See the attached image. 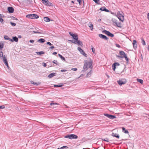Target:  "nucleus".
<instances>
[{
	"label": "nucleus",
	"mask_w": 149,
	"mask_h": 149,
	"mask_svg": "<svg viewBox=\"0 0 149 149\" xmlns=\"http://www.w3.org/2000/svg\"><path fill=\"white\" fill-rule=\"evenodd\" d=\"M78 2L79 3V5H81V2L82 0H77Z\"/></svg>",
	"instance_id": "c03bdc74"
},
{
	"label": "nucleus",
	"mask_w": 149,
	"mask_h": 149,
	"mask_svg": "<svg viewBox=\"0 0 149 149\" xmlns=\"http://www.w3.org/2000/svg\"><path fill=\"white\" fill-rule=\"evenodd\" d=\"M10 24L13 26H15L16 25V24L15 23L12 22H10Z\"/></svg>",
	"instance_id": "a19ab883"
},
{
	"label": "nucleus",
	"mask_w": 149,
	"mask_h": 149,
	"mask_svg": "<svg viewBox=\"0 0 149 149\" xmlns=\"http://www.w3.org/2000/svg\"><path fill=\"white\" fill-rule=\"evenodd\" d=\"M137 80L138 82H139L141 84H143V81L141 79H137Z\"/></svg>",
	"instance_id": "7c9ffc66"
},
{
	"label": "nucleus",
	"mask_w": 149,
	"mask_h": 149,
	"mask_svg": "<svg viewBox=\"0 0 149 149\" xmlns=\"http://www.w3.org/2000/svg\"><path fill=\"white\" fill-rule=\"evenodd\" d=\"M0 57L1 59H3V61L4 57H5L6 59H7L6 56L5 55L3 56V52L2 51L0 52Z\"/></svg>",
	"instance_id": "2eb2a0df"
},
{
	"label": "nucleus",
	"mask_w": 149,
	"mask_h": 149,
	"mask_svg": "<svg viewBox=\"0 0 149 149\" xmlns=\"http://www.w3.org/2000/svg\"><path fill=\"white\" fill-rule=\"evenodd\" d=\"M69 33L75 40H78V37L77 35H75L71 32H70Z\"/></svg>",
	"instance_id": "423d86ee"
},
{
	"label": "nucleus",
	"mask_w": 149,
	"mask_h": 149,
	"mask_svg": "<svg viewBox=\"0 0 149 149\" xmlns=\"http://www.w3.org/2000/svg\"><path fill=\"white\" fill-rule=\"evenodd\" d=\"M119 54L120 56H116L118 58H123L126 55L125 52L123 51H120Z\"/></svg>",
	"instance_id": "20e7f679"
},
{
	"label": "nucleus",
	"mask_w": 149,
	"mask_h": 149,
	"mask_svg": "<svg viewBox=\"0 0 149 149\" xmlns=\"http://www.w3.org/2000/svg\"><path fill=\"white\" fill-rule=\"evenodd\" d=\"M117 18L122 22L124 20V17L121 15H118Z\"/></svg>",
	"instance_id": "ddd939ff"
},
{
	"label": "nucleus",
	"mask_w": 149,
	"mask_h": 149,
	"mask_svg": "<svg viewBox=\"0 0 149 149\" xmlns=\"http://www.w3.org/2000/svg\"><path fill=\"white\" fill-rule=\"evenodd\" d=\"M58 56L61 58V59L63 61H65V58L63 57V56H62L60 54H58Z\"/></svg>",
	"instance_id": "cd10ccee"
},
{
	"label": "nucleus",
	"mask_w": 149,
	"mask_h": 149,
	"mask_svg": "<svg viewBox=\"0 0 149 149\" xmlns=\"http://www.w3.org/2000/svg\"><path fill=\"white\" fill-rule=\"evenodd\" d=\"M119 64L118 63L116 62L113 63L112 65V69L113 71H115L116 68V66H118Z\"/></svg>",
	"instance_id": "9d476101"
},
{
	"label": "nucleus",
	"mask_w": 149,
	"mask_h": 149,
	"mask_svg": "<svg viewBox=\"0 0 149 149\" xmlns=\"http://www.w3.org/2000/svg\"><path fill=\"white\" fill-rule=\"evenodd\" d=\"M79 52L82 54L84 52L82 49L81 51H80V52Z\"/></svg>",
	"instance_id": "603ef678"
},
{
	"label": "nucleus",
	"mask_w": 149,
	"mask_h": 149,
	"mask_svg": "<svg viewBox=\"0 0 149 149\" xmlns=\"http://www.w3.org/2000/svg\"><path fill=\"white\" fill-rule=\"evenodd\" d=\"M29 42H30V43H33V42H34V40H29Z\"/></svg>",
	"instance_id": "4d7b16f0"
},
{
	"label": "nucleus",
	"mask_w": 149,
	"mask_h": 149,
	"mask_svg": "<svg viewBox=\"0 0 149 149\" xmlns=\"http://www.w3.org/2000/svg\"><path fill=\"white\" fill-rule=\"evenodd\" d=\"M141 40H142V43L143 44V45H146V42H145V40L143 39H142Z\"/></svg>",
	"instance_id": "58836bf2"
},
{
	"label": "nucleus",
	"mask_w": 149,
	"mask_h": 149,
	"mask_svg": "<svg viewBox=\"0 0 149 149\" xmlns=\"http://www.w3.org/2000/svg\"><path fill=\"white\" fill-rule=\"evenodd\" d=\"M5 16H4L2 14H0V22L2 23L3 21V19H2V18L5 17Z\"/></svg>",
	"instance_id": "6ab92c4d"
},
{
	"label": "nucleus",
	"mask_w": 149,
	"mask_h": 149,
	"mask_svg": "<svg viewBox=\"0 0 149 149\" xmlns=\"http://www.w3.org/2000/svg\"><path fill=\"white\" fill-rule=\"evenodd\" d=\"M3 62H4L5 64L7 66L8 68L9 69V67L8 65V61L7 60V59H6L5 57L3 59Z\"/></svg>",
	"instance_id": "dca6fc26"
},
{
	"label": "nucleus",
	"mask_w": 149,
	"mask_h": 149,
	"mask_svg": "<svg viewBox=\"0 0 149 149\" xmlns=\"http://www.w3.org/2000/svg\"><path fill=\"white\" fill-rule=\"evenodd\" d=\"M52 62L55 64H56V65H58V63L57 61L56 60H54Z\"/></svg>",
	"instance_id": "4c0bfd02"
},
{
	"label": "nucleus",
	"mask_w": 149,
	"mask_h": 149,
	"mask_svg": "<svg viewBox=\"0 0 149 149\" xmlns=\"http://www.w3.org/2000/svg\"><path fill=\"white\" fill-rule=\"evenodd\" d=\"M110 117L109 118L112 119H113L116 118V117L115 116L112 115H111Z\"/></svg>",
	"instance_id": "f704fd0d"
},
{
	"label": "nucleus",
	"mask_w": 149,
	"mask_h": 149,
	"mask_svg": "<svg viewBox=\"0 0 149 149\" xmlns=\"http://www.w3.org/2000/svg\"><path fill=\"white\" fill-rule=\"evenodd\" d=\"M70 139H76L78 138L77 136L75 134H70Z\"/></svg>",
	"instance_id": "f3484780"
},
{
	"label": "nucleus",
	"mask_w": 149,
	"mask_h": 149,
	"mask_svg": "<svg viewBox=\"0 0 149 149\" xmlns=\"http://www.w3.org/2000/svg\"><path fill=\"white\" fill-rule=\"evenodd\" d=\"M77 49L79 52H80V51H81L82 50L81 48L80 47H78Z\"/></svg>",
	"instance_id": "8fccbe9b"
},
{
	"label": "nucleus",
	"mask_w": 149,
	"mask_h": 149,
	"mask_svg": "<svg viewBox=\"0 0 149 149\" xmlns=\"http://www.w3.org/2000/svg\"><path fill=\"white\" fill-rule=\"evenodd\" d=\"M10 41L11 42H13V39H10L9 38V39L8 40Z\"/></svg>",
	"instance_id": "0e129e2a"
},
{
	"label": "nucleus",
	"mask_w": 149,
	"mask_h": 149,
	"mask_svg": "<svg viewBox=\"0 0 149 149\" xmlns=\"http://www.w3.org/2000/svg\"><path fill=\"white\" fill-rule=\"evenodd\" d=\"M112 136L113 137H115L117 139H119V136L118 134H117L116 133H112Z\"/></svg>",
	"instance_id": "412c9836"
},
{
	"label": "nucleus",
	"mask_w": 149,
	"mask_h": 149,
	"mask_svg": "<svg viewBox=\"0 0 149 149\" xmlns=\"http://www.w3.org/2000/svg\"><path fill=\"white\" fill-rule=\"evenodd\" d=\"M36 30L35 31H33V32L35 33H38V34H42V33L41 32H40L39 31H42V30L38 28L35 29Z\"/></svg>",
	"instance_id": "1a4fd4ad"
},
{
	"label": "nucleus",
	"mask_w": 149,
	"mask_h": 149,
	"mask_svg": "<svg viewBox=\"0 0 149 149\" xmlns=\"http://www.w3.org/2000/svg\"><path fill=\"white\" fill-rule=\"evenodd\" d=\"M3 47V44H1L0 43V49H2Z\"/></svg>",
	"instance_id": "49530a36"
},
{
	"label": "nucleus",
	"mask_w": 149,
	"mask_h": 149,
	"mask_svg": "<svg viewBox=\"0 0 149 149\" xmlns=\"http://www.w3.org/2000/svg\"><path fill=\"white\" fill-rule=\"evenodd\" d=\"M118 84L120 85H121L125 84V82H123L122 80H119L117 81Z\"/></svg>",
	"instance_id": "aec40b11"
},
{
	"label": "nucleus",
	"mask_w": 149,
	"mask_h": 149,
	"mask_svg": "<svg viewBox=\"0 0 149 149\" xmlns=\"http://www.w3.org/2000/svg\"><path fill=\"white\" fill-rule=\"evenodd\" d=\"M5 108V107L3 106H0V109H3Z\"/></svg>",
	"instance_id": "6e6d98bb"
},
{
	"label": "nucleus",
	"mask_w": 149,
	"mask_h": 149,
	"mask_svg": "<svg viewBox=\"0 0 149 149\" xmlns=\"http://www.w3.org/2000/svg\"><path fill=\"white\" fill-rule=\"evenodd\" d=\"M122 129H123V132L124 133H126V134H127L128 133V132L127 130H126L125 129V128L124 127H122Z\"/></svg>",
	"instance_id": "a878e982"
},
{
	"label": "nucleus",
	"mask_w": 149,
	"mask_h": 149,
	"mask_svg": "<svg viewBox=\"0 0 149 149\" xmlns=\"http://www.w3.org/2000/svg\"><path fill=\"white\" fill-rule=\"evenodd\" d=\"M88 26L92 30L93 29V25L92 24L89 23L88 24Z\"/></svg>",
	"instance_id": "bb28decb"
},
{
	"label": "nucleus",
	"mask_w": 149,
	"mask_h": 149,
	"mask_svg": "<svg viewBox=\"0 0 149 149\" xmlns=\"http://www.w3.org/2000/svg\"><path fill=\"white\" fill-rule=\"evenodd\" d=\"M77 68H72L71 69V70L74 71H76L77 70Z\"/></svg>",
	"instance_id": "de8ad7c7"
},
{
	"label": "nucleus",
	"mask_w": 149,
	"mask_h": 149,
	"mask_svg": "<svg viewBox=\"0 0 149 149\" xmlns=\"http://www.w3.org/2000/svg\"><path fill=\"white\" fill-rule=\"evenodd\" d=\"M54 48V46H52L50 47H49V49H53Z\"/></svg>",
	"instance_id": "052dcab7"
},
{
	"label": "nucleus",
	"mask_w": 149,
	"mask_h": 149,
	"mask_svg": "<svg viewBox=\"0 0 149 149\" xmlns=\"http://www.w3.org/2000/svg\"><path fill=\"white\" fill-rule=\"evenodd\" d=\"M63 85L61 84V85H54V87H61L63 86Z\"/></svg>",
	"instance_id": "e433bc0d"
},
{
	"label": "nucleus",
	"mask_w": 149,
	"mask_h": 149,
	"mask_svg": "<svg viewBox=\"0 0 149 149\" xmlns=\"http://www.w3.org/2000/svg\"><path fill=\"white\" fill-rule=\"evenodd\" d=\"M147 18L149 21V13H148L147 14Z\"/></svg>",
	"instance_id": "680f3d73"
},
{
	"label": "nucleus",
	"mask_w": 149,
	"mask_h": 149,
	"mask_svg": "<svg viewBox=\"0 0 149 149\" xmlns=\"http://www.w3.org/2000/svg\"><path fill=\"white\" fill-rule=\"evenodd\" d=\"M50 105H54V103H51L50 104Z\"/></svg>",
	"instance_id": "774afa93"
},
{
	"label": "nucleus",
	"mask_w": 149,
	"mask_h": 149,
	"mask_svg": "<svg viewBox=\"0 0 149 149\" xmlns=\"http://www.w3.org/2000/svg\"><path fill=\"white\" fill-rule=\"evenodd\" d=\"M102 33H104L108 36L113 37L114 36L113 34L111 33L110 32L106 30H103L102 31Z\"/></svg>",
	"instance_id": "39448f33"
},
{
	"label": "nucleus",
	"mask_w": 149,
	"mask_h": 149,
	"mask_svg": "<svg viewBox=\"0 0 149 149\" xmlns=\"http://www.w3.org/2000/svg\"><path fill=\"white\" fill-rule=\"evenodd\" d=\"M136 41L135 40H133L132 44L133 45V47L135 49H136L137 47V44H136Z\"/></svg>",
	"instance_id": "9b49d317"
},
{
	"label": "nucleus",
	"mask_w": 149,
	"mask_h": 149,
	"mask_svg": "<svg viewBox=\"0 0 149 149\" xmlns=\"http://www.w3.org/2000/svg\"><path fill=\"white\" fill-rule=\"evenodd\" d=\"M57 54V53L56 52H54L53 53H52V54L53 55H56V54Z\"/></svg>",
	"instance_id": "e2e57ef3"
},
{
	"label": "nucleus",
	"mask_w": 149,
	"mask_h": 149,
	"mask_svg": "<svg viewBox=\"0 0 149 149\" xmlns=\"http://www.w3.org/2000/svg\"><path fill=\"white\" fill-rule=\"evenodd\" d=\"M84 62L85 63L83 67V69L84 70L86 71L88 69V67L92 69V68L93 66L92 65V61L91 62H88L87 61L85 60V61Z\"/></svg>",
	"instance_id": "f257e3e1"
},
{
	"label": "nucleus",
	"mask_w": 149,
	"mask_h": 149,
	"mask_svg": "<svg viewBox=\"0 0 149 149\" xmlns=\"http://www.w3.org/2000/svg\"><path fill=\"white\" fill-rule=\"evenodd\" d=\"M42 65L43 66L45 67L47 66L46 64L45 63H42Z\"/></svg>",
	"instance_id": "864d4df0"
},
{
	"label": "nucleus",
	"mask_w": 149,
	"mask_h": 149,
	"mask_svg": "<svg viewBox=\"0 0 149 149\" xmlns=\"http://www.w3.org/2000/svg\"><path fill=\"white\" fill-rule=\"evenodd\" d=\"M37 54L38 55H41L42 54H43L45 53V52L42 51L38 52H36Z\"/></svg>",
	"instance_id": "c756f323"
},
{
	"label": "nucleus",
	"mask_w": 149,
	"mask_h": 149,
	"mask_svg": "<svg viewBox=\"0 0 149 149\" xmlns=\"http://www.w3.org/2000/svg\"><path fill=\"white\" fill-rule=\"evenodd\" d=\"M4 38L5 40H8L9 39V37L7 36H4Z\"/></svg>",
	"instance_id": "37998d69"
},
{
	"label": "nucleus",
	"mask_w": 149,
	"mask_h": 149,
	"mask_svg": "<svg viewBox=\"0 0 149 149\" xmlns=\"http://www.w3.org/2000/svg\"><path fill=\"white\" fill-rule=\"evenodd\" d=\"M56 73H52L49 74L48 76V77L49 78H51L54 76H56Z\"/></svg>",
	"instance_id": "a211bd4d"
},
{
	"label": "nucleus",
	"mask_w": 149,
	"mask_h": 149,
	"mask_svg": "<svg viewBox=\"0 0 149 149\" xmlns=\"http://www.w3.org/2000/svg\"><path fill=\"white\" fill-rule=\"evenodd\" d=\"M104 115L105 116L107 117H108L109 118L110 117V116L111 115L109 114H107V113H104Z\"/></svg>",
	"instance_id": "ea45409f"
},
{
	"label": "nucleus",
	"mask_w": 149,
	"mask_h": 149,
	"mask_svg": "<svg viewBox=\"0 0 149 149\" xmlns=\"http://www.w3.org/2000/svg\"><path fill=\"white\" fill-rule=\"evenodd\" d=\"M124 58H125L126 61L127 63H128L129 61V59L128 58L127 55H126Z\"/></svg>",
	"instance_id": "79ce46f5"
},
{
	"label": "nucleus",
	"mask_w": 149,
	"mask_h": 149,
	"mask_svg": "<svg viewBox=\"0 0 149 149\" xmlns=\"http://www.w3.org/2000/svg\"><path fill=\"white\" fill-rule=\"evenodd\" d=\"M47 44L48 45H52V44L50 42H48L47 43Z\"/></svg>",
	"instance_id": "3c124183"
},
{
	"label": "nucleus",
	"mask_w": 149,
	"mask_h": 149,
	"mask_svg": "<svg viewBox=\"0 0 149 149\" xmlns=\"http://www.w3.org/2000/svg\"><path fill=\"white\" fill-rule=\"evenodd\" d=\"M112 21L113 22L115 23V24L117 22V20L114 18L112 19Z\"/></svg>",
	"instance_id": "c9c22d12"
},
{
	"label": "nucleus",
	"mask_w": 149,
	"mask_h": 149,
	"mask_svg": "<svg viewBox=\"0 0 149 149\" xmlns=\"http://www.w3.org/2000/svg\"><path fill=\"white\" fill-rule=\"evenodd\" d=\"M26 17L31 19H35L38 18L39 16L36 14H31L27 15Z\"/></svg>",
	"instance_id": "f03ea898"
},
{
	"label": "nucleus",
	"mask_w": 149,
	"mask_h": 149,
	"mask_svg": "<svg viewBox=\"0 0 149 149\" xmlns=\"http://www.w3.org/2000/svg\"><path fill=\"white\" fill-rule=\"evenodd\" d=\"M44 20L46 22H49L50 21V19L48 17H45L44 18Z\"/></svg>",
	"instance_id": "5701e85b"
},
{
	"label": "nucleus",
	"mask_w": 149,
	"mask_h": 149,
	"mask_svg": "<svg viewBox=\"0 0 149 149\" xmlns=\"http://www.w3.org/2000/svg\"><path fill=\"white\" fill-rule=\"evenodd\" d=\"M8 10L10 13H13L14 12V9L12 7H9L8 8Z\"/></svg>",
	"instance_id": "4468645a"
},
{
	"label": "nucleus",
	"mask_w": 149,
	"mask_h": 149,
	"mask_svg": "<svg viewBox=\"0 0 149 149\" xmlns=\"http://www.w3.org/2000/svg\"><path fill=\"white\" fill-rule=\"evenodd\" d=\"M45 41V39L43 38H41L38 40V42L40 43H43Z\"/></svg>",
	"instance_id": "b1692460"
},
{
	"label": "nucleus",
	"mask_w": 149,
	"mask_h": 149,
	"mask_svg": "<svg viewBox=\"0 0 149 149\" xmlns=\"http://www.w3.org/2000/svg\"><path fill=\"white\" fill-rule=\"evenodd\" d=\"M21 37H22V36L20 35H19V36H18V38H21Z\"/></svg>",
	"instance_id": "338daca9"
},
{
	"label": "nucleus",
	"mask_w": 149,
	"mask_h": 149,
	"mask_svg": "<svg viewBox=\"0 0 149 149\" xmlns=\"http://www.w3.org/2000/svg\"><path fill=\"white\" fill-rule=\"evenodd\" d=\"M100 10L102 11H106L107 12H109V10L107 9L105 7L101 8L99 10H98L97 11V12H99Z\"/></svg>",
	"instance_id": "f8f14e48"
},
{
	"label": "nucleus",
	"mask_w": 149,
	"mask_h": 149,
	"mask_svg": "<svg viewBox=\"0 0 149 149\" xmlns=\"http://www.w3.org/2000/svg\"><path fill=\"white\" fill-rule=\"evenodd\" d=\"M64 137L70 139V134H68L64 136Z\"/></svg>",
	"instance_id": "72a5a7b5"
},
{
	"label": "nucleus",
	"mask_w": 149,
	"mask_h": 149,
	"mask_svg": "<svg viewBox=\"0 0 149 149\" xmlns=\"http://www.w3.org/2000/svg\"><path fill=\"white\" fill-rule=\"evenodd\" d=\"M99 36L101 38H102L106 40H108L109 39L106 36L103 34H99Z\"/></svg>",
	"instance_id": "6e6552de"
},
{
	"label": "nucleus",
	"mask_w": 149,
	"mask_h": 149,
	"mask_svg": "<svg viewBox=\"0 0 149 149\" xmlns=\"http://www.w3.org/2000/svg\"><path fill=\"white\" fill-rule=\"evenodd\" d=\"M76 41H73L72 40H71V42H72L73 43H74L75 44H78L79 45H80L82 46V45H83V44H82V42L80 40H76Z\"/></svg>",
	"instance_id": "0eeeda50"
},
{
	"label": "nucleus",
	"mask_w": 149,
	"mask_h": 149,
	"mask_svg": "<svg viewBox=\"0 0 149 149\" xmlns=\"http://www.w3.org/2000/svg\"><path fill=\"white\" fill-rule=\"evenodd\" d=\"M67 71V70H61V72H66Z\"/></svg>",
	"instance_id": "bf43d9fd"
},
{
	"label": "nucleus",
	"mask_w": 149,
	"mask_h": 149,
	"mask_svg": "<svg viewBox=\"0 0 149 149\" xmlns=\"http://www.w3.org/2000/svg\"><path fill=\"white\" fill-rule=\"evenodd\" d=\"M68 147L67 146H63L61 148H58L57 149H68Z\"/></svg>",
	"instance_id": "2f4dec72"
},
{
	"label": "nucleus",
	"mask_w": 149,
	"mask_h": 149,
	"mask_svg": "<svg viewBox=\"0 0 149 149\" xmlns=\"http://www.w3.org/2000/svg\"><path fill=\"white\" fill-rule=\"evenodd\" d=\"M91 72H88L87 74V76H88L89 75H91Z\"/></svg>",
	"instance_id": "13d9d810"
},
{
	"label": "nucleus",
	"mask_w": 149,
	"mask_h": 149,
	"mask_svg": "<svg viewBox=\"0 0 149 149\" xmlns=\"http://www.w3.org/2000/svg\"><path fill=\"white\" fill-rule=\"evenodd\" d=\"M91 49L92 50V51L93 53H95V49L94 47H92L91 48Z\"/></svg>",
	"instance_id": "a18cd8bd"
},
{
	"label": "nucleus",
	"mask_w": 149,
	"mask_h": 149,
	"mask_svg": "<svg viewBox=\"0 0 149 149\" xmlns=\"http://www.w3.org/2000/svg\"><path fill=\"white\" fill-rule=\"evenodd\" d=\"M116 46L117 47H118V48H120V45H119V44H116Z\"/></svg>",
	"instance_id": "5fc2aeb1"
},
{
	"label": "nucleus",
	"mask_w": 149,
	"mask_h": 149,
	"mask_svg": "<svg viewBox=\"0 0 149 149\" xmlns=\"http://www.w3.org/2000/svg\"><path fill=\"white\" fill-rule=\"evenodd\" d=\"M115 24L117 26L120 27L121 28V26L120 25V23L118 22H117L116 24Z\"/></svg>",
	"instance_id": "c85d7f7f"
},
{
	"label": "nucleus",
	"mask_w": 149,
	"mask_h": 149,
	"mask_svg": "<svg viewBox=\"0 0 149 149\" xmlns=\"http://www.w3.org/2000/svg\"><path fill=\"white\" fill-rule=\"evenodd\" d=\"M42 1V3L47 6H53V4L49 2L48 0H41Z\"/></svg>",
	"instance_id": "7ed1b4c3"
},
{
	"label": "nucleus",
	"mask_w": 149,
	"mask_h": 149,
	"mask_svg": "<svg viewBox=\"0 0 149 149\" xmlns=\"http://www.w3.org/2000/svg\"><path fill=\"white\" fill-rule=\"evenodd\" d=\"M28 1L30 3H32L33 2L32 0H29Z\"/></svg>",
	"instance_id": "69168bd1"
},
{
	"label": "nucleus",
	"mask_w": 149,
	"mask_h": 149,
	"mask_svg": "<svg viewBox=\"0 0 149 149\" xmlns=\"http://www.w3.org/2000/svg\"><path fill=\"white\" fill-rule=\"evenodd\" d=\"M31 83L32 84L35 85L36 86H38V85H40V82H34L33 81H31Z\"/></svg>",
	"instance_id": "4be33fe9"
},
{
	"label": "nucleus",
	"mask_w": 149,
	"mask_h": 149,
	"mask_svg": "<svg viewBox=\"0 0 149 149\" xmlns=\"http://www.w3.org/2000/svg\"><path fill=\"white\" fill-rule=\"evenodd\" d=\"M82 55H84L86 57H87V55L85 53V52Z\"/></svg>",
	"instance_id": "09e8293b"
},
{
	"label": "nucleus",
	"mask_w": 149,
	"mask_h": 149,
	"mask_svg": "<svg viewBox=\"0 0 149 149\" xmlns=\"http://www.w3.org/2000/svg\"><path fill=\"white\" fill-rule=\"evenodd\" d=\"M13 41L15 42H17L18 41V39L16 36H14L13 37Z\"/></svg>",
	"instance_id": "393cba45"
},
{
	"label": "nucleus",
	"mask_w": 149,
	"mask_h": 149,
	"mask_svg": "<svg viewBox=\"0 0 149 149\" xmlns=\"http://www.w3.org/2000/svg\"><path fill=\"white\" fill-rule=\"evenodd\" d=\"M93 1H94L95 3L98 4H100V0H93Z\"/></svg>",
	"instance_id": "473e14b6"
}]
</instances>
